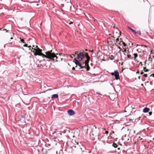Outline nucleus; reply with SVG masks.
Segmentation results:
<instances>
[{
  "label": "nucleus",
  "instance_id": "1",
  "mask_svg": "<svg viewBox=\"0 0 154 154\" xmlns=\"http://www.w3.org/2000/svg\"><path fill=\"white\" fill-rule=\"evenodd\" d=\"M52 51L51 50L50 51H47L45 53L46 55L42 53L41 54H37L35 53L34 55L36 56L38 55L41 56L43 58L46 57L51 60L55 61L56 62L60 61L58 60V57L55 55V54L53 53H52Z\"/></svg>",
  "mask_w": 154,
  "mask_h": 154
},
{
  "label": "nucleus",
  "instance_id": "2",
  "mask_svg": "<svg viewBox=\"0 0 154 154\" xmlns=\"http://www.w3.org/2000/svg\"><path fill=\"white\" fill-rule=\"evenodd\" d=\"M85 53V54H84L83 52H82L78 54V59L79 60L80 59L81 60H82L85 57H86V53Z\"/></svg>",
  "mask_w": 154,
  "mask_h": 154
},
{
  "label": "nucleus",
  "instance_id": "3",
  "mask_svg": "<svg viewBox=\"0 0 154 154\" xmlns=\"http://www.w3.org/2000/svg\"><path fill=\"white\" fill-rule=\"evenodd\" d=\"M74 61L76 65L75 67H76L78 65L80 67L81 69L85 68V69L86 68L85 66H82V64L76 59L75 58L74 59Z\"/></svg>",
  "mask_w": 154,
  "mask_h": 154
},
{
  "label": "nucleus",
  "instance_id": "4",
  "mask_svg": "<svg viewBox=\"0 0 154 154\" xmlns=\"http://www.w3.org/2000/svg\"><path fill=\"white\" fill-rule=\"evenodd\" d=\"M111 75L115 76L116 80H118L119 79V74L117 70H115L113 72L111 73Z\"/></svg>",
  "mask_w": 154,
  "mask_h": 154
},
{
  "label": "nucleus",
  "instance_id": "5",
  "mask_svg": "<svg viewBox=\"0 0 154 154\" xmlns=\"http://www.w3.org/2000/svg\"><path fill=\"white\" fill-rule=\"evenodd\" d=\"M32 49H33V51L31 50V51L34 53V54L35 53H37V54H41L42 53V50L39 48H38L37 49H36L35 48H32Z\"/></svg>",
  "mask_w": 154,
  "mask_h": 154
},
{
  "label": "nucleus",
  "instance_id": "6",
  "mask_svg": "<svg viewBox=\"0 0 154 154\" xmlns=\"http://www.w3.org/2000/svg\"><path fill=\"white\" fill-rule=\"evenodd\" d=\"M86 60H85V62L84 63L85 64V66H85L86 65H88V63L90 60V57L88 55L87 53H86Z\"/></svg>",
  "mask_w": 154,
  "mask_h": 154
},
{
  "label": "nucleus",
  "instance_id": "7",
  "mask_svg": "<svg viewBox=\"0 0 154 154\" xmlns=\"http://www.w3.org/2000/svg\"><path fill=\"white\" fill-rule=\"evenodd\" d=\"M67 113L68 115L70 116L74 115L75 114L74 111L72 109L68 110L67 111Z\"/></svg>",
  "mask_w": 154,
  "mask_h": 154
},
{
  "label": "nucleus",
  "instance_id": "8",
  "mask_svg": "<svg viewBox=\"0 0 154 154\" xmlns=\"http://www.w3.org/2000/svg\"><path fill=\"white\" fill-rule=\"evenodd\" d=\"M149 110L150 109L149 108L146 107L143 109V112L144 113H146L149 112Z\"/></svg>",
  "mask_w": 154,
  "mask_h": 154
},
{
  "label": "nucleus",
  "instance_id": "9",
  "mask_svg": "<svg viewBox=\"0 0 154 154\" xmlns=\"http://www.w3.org/2000/svg\"><path fill=\"white\" fill-rule=\"evenodd\" d=\"M58 97V96L57 94H54L52 95L51 98L52 99L53 98H57Z\"/></svg>",
  "mask_w": 154,
  "mask_h": 154
},
{
  "label": "nucleus",
  "instance_id": "10",
  "mask_svg": "<svg viewBox=\"0 0 154 154\" xmlns=\"http://www.w3.org/2000/svg\"><path fill=\"white\" fill-rule=\"evenodd\" d=\"M121 41H120L119 39L118 38H117L116 39V42L118 44H119L120 45H121Z\"/></svg>",
  "mask_w": 154,
  "mask_h": 154
},
{
  "label": "nucleus",
  "instance_id": "11",
  "mask_svg": "<svg viewBox=\"0 0 154 154\" xmlns=\"http://www.w3.org/2000/svg\"><path fill=\"white\" fill-rule=\"evenodd\" d=\"M128 28L130 29L135 34H136L137 33V32L135 30H134V29H133L131 28L130 27H128Z\"/></svg>",
  "mask_w": 154,
  "mask_h": 154
},
{
  "label": "nucleus",
  "instance_id": "12",
  "mask_svg": "<svg viewBox=\"0 0 154 154\" xmlns=\"http://www.w3.org/2000/svg\"><path fill=\"white\" fill-rule=\"evenodd\" d=\"M123 45L124 47H125L126 46V44L125 43L123 42L122 41H121V45Z\"/></svg>",
  "mask_w": 154,
  "mask_h": 154
},
{
  "label": "nucleus",
  "instance_id": "13",
  "mask_svg": "<svg viewBox=\"0 0 154 154\" xmlns=\"http://www.w3.org/2000/svg\"><path fill=\"white\" fill-rule=\"evenodd\" d=\"M86 66H87V67H85L86 68L85 69H86V70L87 71H89L90 70V67L88 65H86Z\"/></svg>",
  "mask_w": 154,
  "mask_h": 154
},
{
  "label": "nucleus",
  "instance_id": "14",
  "mask_svg": "<svg viewBox=\"0 0 154 154\" xmlns=\"http://www.w3.org/2000/svg\"><path fill=\"white\" fill-rule=\"evenodd\" d=\"M134 60H135L136 58L138 57V54H137L134 53Z\"/></svg>",
  "mask_w": 154,
  "mask_h": 154
},
{
  "label": "nucleus",
  "instance_id": "15",
  "mask_svg": "<svg viewBox=\"0 0 154 154\" xmlns=\"http://www.w3.org/2000/svg\"><path fill=\"white\" fill-rule=\"evenodd\" d=\"M112 146L114 147V148H117V145L116 143H114L112 144Z\"/></svg>",
  "mask_w": 154,
  "mask_h": 154
},
{
  "label": "nucleus",
  "instance_id": "16",
  "mask_svg": "<svg viewBox=\"0 0 154 154\" xmlns=\"http://www.w3.org/2000/svg\"><path fill=\"white\" fill-rule=\"evenodd\" d=\"M20 41L23 42V43H24V44H25V42L24 41V39H22L21 38H20Z\"/></svg>",
  "mask_w": 154,
  "mask_h": 154
},
{
  "label": "nucleus",
  "instance_id": "17",
  "mask_svg": "<svg viewBox=\"0 0 154 154\" xmlns=\"http://www.w3.org/2000/svg\"><path fill=\"white\" fill-rule=\"evenodd\" d=\"M143 70L144 72H146L148 71L149 70L148 69H146V67H144L143 68Z\"/></svg>",
  "mask_w": 154,
  "mask_h": 154
},
{
  "label": "nucleus",
  "instance_id": "18",
  "mask_svg": "<svg viewBox=\"0 0 154 154\" xmlns=\"http://www.w3.org/2000/svg\"><path fill=\"white\" fill-rule=\"evenodd\" d=\"M137 51L138 53H141V50L140 49H137Z\"/></svg>",
  "mask_w": 154,
  "mask_h": 154
},
{
  "label": "nucleus",
  "instance_id": "19",
  "mask_svg": "<svg viewBox=\"0 0 154 154\" xmlns=\"http://www.w3.org/2000/svg\"><path fill=\"white\" fill-rule=\"evenodd\" d=\"M110 58L111 60H113L114 59V57L113 55H111Z\"/></svg>",
  "mask_w": 154,
  "mask_h": 154
},
{
  "label": "nucleus",
  "instance_id": "20",
  "mask_svg": "<svg viewBox=\"0 0 154 154\" xmlns=\"http://www.w3.org/2000/svg\"><path fill=\"white\" fill-rule=\"evenodd\" d=\"M131 56L130 55H127V57L128 58H131Z\"/></svg>",
  "mask_w": 154,
  "mask_h": 154
},
{
  "label": "nucleus",
  "instance_id": "21",
  "mask_svg": "<svg viewBox=\"0 0 154 154\" xmlns=\"http://www.w3.org/2000/svg\"><path fill=\"white\" fill-rule=\"evenodd\" d=\"M140 118H141V117H139L137 119H135V120H137V121H138L139 120H140Z\"/></svg>",
  "mask_w": 154,
  "mask_h": 154
},
{
  "label": "nucleus",
  "instance_id": "22",
  "mask_svg": "<svg viewBox=\"0 0 154 154\" xmlns=\"http://www.w3.org/2000/svg\"><path fill=\"white\" fill-rule=\"evenodd\" d=\"M143 76L145 77H146L147 76V74H144L143 75Z\"/></svg>",
  "mask_w": 154,
  "mask_h": 154
},
{
  "label": "nucleus",
  "instance_id": "23",
  "mask_svg": "<svg viewBox=\"0 0 154 154\" xmlns=\"http://www.w3.org/2000/svg\"><path fill=\"white\" fill-rule=\"evenodd\" d=\"M23 46L25 47H28V45L27 44H25Z\"/></svg>",
  "mask_w": 154,
  "mask_h": 154
},
{
  "label": "nucleus",
  "instance_id": "24",
  "mask_svg": "<svg viewBox=\"0 0 154 154\" xmlns=\"http://www.w3.org/2000/svg\"><path fill=\"white\" fill-rule=\"evenodd\" d=\"M139 66H142L143 65V64H142V63L141 62H140V63H139Z\"/></svg>",
  "mask_w": 154,
  "mask_h": 154
},
{
  "label": "nucleus",
  "instance_id": "25",
  "mask_svg": "<svg viewBox=\"0 0 154 154\" xmlns=\"http://www.w3.org/2000/svg\"><path fill=\"white\" fill-rule=\"evenodd\" d=\"M78 53V51H76L75 53V54H77L78 55V54H79Z\"/></svg>",
  "mask_w": 154,
  "mask_h": 154
},
{
  "label": "nucleus",
  "instance_id": "26",
  "mask_svg": "<svg viewBox=\"0 0 154 154\" xmlns=\"http://www.w3.org/2000/svg\"><path fill=\"white\" fill-rule=\"evenodd\" d=\"M149 115H151L152 114V112H149Z\"/></svg>",
  "mask_w": 154,
  "mask_h": 154
},
{
  "label": "nucleus",
  "instance_id": "27",
  "mask_svg": "<svg viewBox=\"0 0 154 154\" xmlns=\"http://www.w3.org/2000/svg\"><path fill=\"white\" fill-rule=\"evenodd\" d=\"M42 66V65L41 64H40V65L38 64V67H41V66Z\"/></svg>",
  "mask_w": 154,
  "mask_h": 154
},
{
  "label": "nucleus",
  "instance_id": "28",
  "mask_svg": "<svg viewBox=\"0 0 154 154\" xmlns=\"http://www.w3.org/2000/svg\"><path fill=\"white\" fill-rule=\"evenodd\" d=\"M72 69L73 70H75V68L74 67H73L72 68Z\"/></svg>",
  "mask_w": 154,
  "mask_h": 154
},
{
  "label": "nucleus",
  "instance_id": "29",
  "mask_svg": "<svg viewBox=\"0 0 154 154\" xmlns=\"http://www.w3.org/2000/svg\"><path fill=\"white\" fill-rule=\"evenodd\" d=\"M152 76V77H154V74H152V75H150V76Z\"/></svg>",
  "mask_w": 154,
  "mask_h": 154
},
{
  "label": "nucleus",
  "instance_id": "30",
  "mask_svg": "<svg viewBox=\"0 0 154 154\" xmlns=\"http://www.w3.org/2000/svg\"><path fill=\"white\" fill-rule=\"evenodd\" d=\"M138 46H140V45H137V46H136V47H137ZM140 46H143V45H140Z\"/></svg>",
  "mask_w": 154,
  "mask_h": 154
},
{
  "label": "nucleus",
  "instance_id": "31",
  "mask_svg": "<svg viewBox=\"0 0 154 154\" xmlns=\"http://www.w3.org/2000/svg\"><path fill=\"white\" fill-rule=\"evenodd\" d=\"M108 133V131H106L105 132V134H107Z\"/></svg>",
  "mask_w": 154,
  "mask_h": 154
},
{
  "label": "nucleus",
  "instance_id": "32",
  "mask_svg": "<svg viewBox=\"0 0 154 154\" xmlns=\"http://www.w3.org/2000/svg\"><path fill=\"white\" fill-rule=\"evenodd\" d=\"M35 48H37V49H38V48L37 46H36L35 47Z\"/></svg>",
  "mask_w": 154,
  "mask_h": 154
},
{
  "label": "nucleus",
  "instance_id": "33",
  "mask_svg": "<svg viewBox=\"0 0 154 154\" xmlns=\"http://www.w3.org/2000/svg\"><path fill=\"white\" fill-rule=\"evenodd\" d=\"M3 30H6V32H7L8 31V30H7L6 29H3Z\"/></svg>",
  "mask_w": 154,
  "mask_h": 154
},
{
  "label": "nucleus",
  "instance_id": "34",
  "mask_svg": "<svg viewBox=\"0 0 154 154\" xmlns=\"http://www.w3.org/2000/svg\"><path fill=\"white\" fill-rule=\"evenodd\" d=\"M143 74V72H142L140 73V74H141V75H142V74Z\"/></svg>",
  "mask_w": 154,
  "mask_h": 154
},
{
  "label": "nucleus",
  "instance_id": "35",
  "mask_svg": "<svg viewBox=\"0 0 154 154\" xmlns=\"http://www.w3.org/2000/svg\"><path fill=\"white\" fill-rule=\"evenodd\" d=\"M29 48V49L30 50L31 49L30 48L31 47V46H29V47H28Z\"/></svg>",
  "mask_w": 154,
  "mask_h": 154
},
{
  "label": "nucleus",
  "instance_id": "36",
  "mask_svg": "<svg viewBox=\"0 0 154 154\" xmlns=\"http://www.w3.org/2000/svg\"><path fill=\"white\" fill-rule=\"evenodd\" d=\"M64 56H66L67 57V56H68L67 55V54H66V55H64Z\"/></svg>",
  "mask_w": 154,
  "mask_h": 154
},
{
  "label": "nucleus",
  "instance_id": "37",
  "mask_svg": "<svg viewBox=\"0 0 154 154\" xmlns=\"http://www.w3.org/2000/svg\"><path fill=\"white\" fill-rule=\"evenodd\" d=\"M9 44H10L11 45L12 44V42H10Z\"/></svg>",
  "mask_w": 154,
  "mask_h": 154
},
{
  "label": "nucleus",
  "instance_id": "38",
  "mask_svg": "<svg viewBox=\"0 0 154 154\" xmlns=\"http://www.w3.org/2000/svg\"><path fill=\"white\" fill-rule=\"evenodd\" d=\"M138 78L140 79V76H139Z\"/></svg>",
  "mask_w": 154,
  "mask_h": 154
},
{
  "label": "nucleus",
  "instance_id": "39",
  "mask_svg": "<svg viewBox=\"0 0 154 154\" xmlns=\"http://www.w3.org/2000/svg\"><path fill=\"white\" fill-rule=\"evenodd\" d=\"M126 50L125 49L124 50V51H123V52H126Z\"/></svg>",
  "mask_w": 154,
  "mask_h": 154
},
{
  "label": "nucleus",
  "instance_id": "40",
  "mask_svg": "<svg viewBox=\"0 0 154 154\" xmlns=\"http://www.w3.org/2000/svg\"><path fill=\"white\" fill-rule=\"evenodd\" d=\"M13 38V37H11V38H10V39H12Z\"/></svg>",
  "mask_w": 154,
  "mask_h": 154
},
{
  "label": "nucleus",
  "instance_id": "41",
  "mask_svg": "<svg viewBox=\"0 0 154 154\" xmlns=\"http://www.w3.org/2000/svg\"><path fill=\"white\" fill-rule=\"evenodd\" d=\"M62 60H63V58H61V61H62Z\"/></svg>",
  "mask_w": 154,
  "mask_h": 154
},
{
  "label": "nucleus",
  "instance_id": "42",
  "mask_svg": "<svg viewBox=\"0 0 154 154\" xmlns=\"http://www.w3.org/2000/svg\"><path fill=\"white\" fill-rule=\"evenodd\" d=\"M120 148H118V150H120Z\"/></svg>",
  "mask_w": 154,
  "mask_h": 154
},
{
  "label": "nucleus",
  "instance_id": "43",
  "mask_svg": "<svg viewBox=\"0 0 154 154\" xmlns=\"http://www.w3.org/2000/svg\"><path fill=\"white\" fill-rule=\"evenodd\" d=\"M70 57H71L72 58L73 57H72V56H70Z\"/></svg>",
  "mask_w": 154,
  "mask_h": 154
},
{
  "label": "nucleus",
  "instance_id": "44",
  "mask_svg": "<svg viewBox=\"0 0 154 154\" xmlns=\"http://www.w3.org/2000/svg\"><path fill=\"white\" fill-rule=\"evenodd\" d=\"M97 94H100L99 93H98V92H97Z\"/></svg>",
  "mask_w": 154,
  "mask_h": 154
},
{
  "label": "nucleus",
  "instance_id": "45",
  "mask_svg": "<svg viewBox=\"0 0 154 154\" xmlns=\"http://www.w3.org/2000/svg\"><path fill=\"white\" fill-rule=\"evenodd\" d=\"M144 63H145V64H146V61H145Z\"/></svg>",
  "mask_w": 154,
  "mask_h": 154
},
{
  "label": "nucleus",
  "instance_id": "46",
  "mask_svg": "<svg viewBox=\"0 0 154 154\" xmlns=\"http://www.w3.org/2000/svg\"><path fill=\"white\" fill-rule=\"evenodd\" d=\"M63 54H60L59 55H62Z\"/></svg>",
  "mask_w": 154,
  "mask_h": 154
},
{
  "label": "nucleus",
  "instance_id": "47",
  "mask_svg": "<svg viewBox=\"0 0 154 154\" xmlns=\"http://www.w3.org/2000/svg\"><path fill=\"white\" fill-rule=\"evenodd\" d=\"M74 56H75V55L73 54V55H72Z\"/></svg>",
  "mask_w": 154,
  "mask_h": 154
},
{
  "label": "nucleus",
  "instance_id": "48",
  "mask_svg": "<svg viewBox=\"0 0 154 154\" xmlns=\"http://www.w3.org/2000/svg\"><path fill=\"white\" fill-rule=\"evenodd\" d=\"M142 138L141 139H140V140H142Z\"/></svg>",
  "mask_w": 154,
  "mask_h": 154
}]
</instances>
